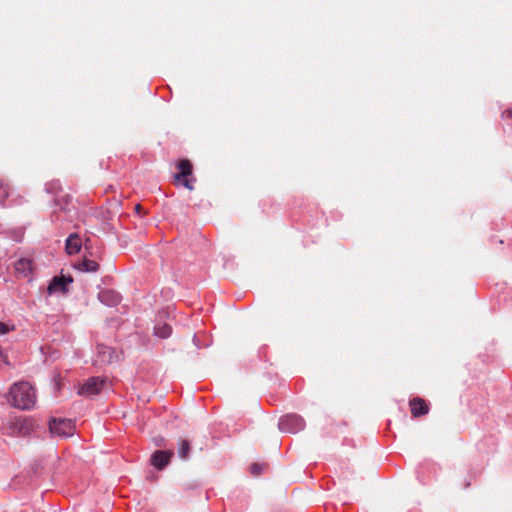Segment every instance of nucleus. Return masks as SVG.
Returning <instances> with one entry per match:
<instances>
[{"label": "nucleus", "mask_w": 512, "mask_h": 512, "mask_svg": "<svg viewBox=\"0 0 512 512\" xmlns=\"http://www.w3.org/2000/svg\"><path fill=\"white\" fill-rule=\"evenodd\" d=\"M177 168L179 172L174 176L175 181L181 183L186 189L193 190L195 178L191 162L188 159H182L178 162Z\"/></svg>", "instance_id": "nucleus-2"}, {"label": "nucleus", "mask_w": 512, "mask_h": 512, "mask_svg": "<svg viewBox=\"0 0 512 512\" xmlns=\"http://www.w3.org/2000/svg\"><path fill=\"white\" fill-rule=\"evenodd\" d=\"M135 210H136L137 213H140L142 211V206L140 204H137L135 206Z\"/></svg>", "instance_id": "nucleus-21"}, {"label": "nucleus", "mask_w": 512, "mask_h": 512, "mask_svg": "<svg viewBox=\"0 0 512 512\" xmlns=\"http://www.w3.org/2000/svg\"><path fill=\"white\" fill-rule=\"evenodd\" d=\"M172 456V451L157 450L151 456V463L158 470H162L170 462Z\"/></svg>", "instance_id": "nucleus-6"}, {"label": "nucleus", "mask_w": 512, "mask_h": 512, "mask_svg": "<svg viewBox=\"0 0 512 512\" xmlns=\"http://www.w3.org/2000/svg\"><path fill=\"white\" fill-rule=\"evenodd\" d=\"M191 450V444L186 439H180L178 443V456L182 460H187L189 458V453Z\"/></svg>", "instance_id": "nucleus-14"}, {"label": "nucleus", "mask_w": 512, "mask_h": 512, "mask_svg": "<svg viewBox=\"0 0 512 512\" xmlns=\"http://www.w3.org/2000/svg\"><path fill=\"white\" fill-rule=\"evenodd\" d=\"M8 332L7 326L0 322V335H4Z\"/></svg>", "instance_id": "nucleus-20"}, {"label": "nucleus", "mask_w": 512, "mask_h": 512, "mask_svg": "<svg viewBox=\"0 0 512 512\" xmlns=\"http://www.w3.org/2000/svg\"><path fill=\"white\" fill-rule=\"evenodd\" d=\"M66 252L70 255L76 254L81 249V239L77 234H71L67 240L65 245Z\"/></svg>", "instance_id": "nucleus-9"}, {"label": "nucleus", "mask_w": 512, "mask_h": 512, "mask_svg": "<svg viewBox=\"0 0 512 512\" xmlns=\"http://www.w3.org/2000/svg\"><path fill=\"white\" fill-rule=\"evenodd\" d=\"M278 425L281 431L297 433L305 427V421L297 414H289L282 417Z\"/></svg>", "instance_id": "nucleus-4"}, {"label": "nucleus", "mask_w": 512, "mask_h": 512, "mask_svg": "<svg viewBox=\"0 0 512 512\" xmlns=\"http://www.w3.org/2000/svg\"><path fill=\"white\" fill-rule=\"evenodd\" d=\"M154 333L157 337L165 339L171 335L172 328L166 323L158 324L154 328Z\"/></svg>", "instance_id": "nucleus-15"}, {"label": "nucleus", "mask_w": 512, "mask_h": 512, "mask_svg": "<svg viewBox=\"0 0 512 512\" xmlns=\"http://www.w3.org/2000/svg\"><path fill=\"white\" fill-rule=\"evenodd\" d=\"M51 434L59 437H69L74 434L75 426L70 419L52 418L49 421Z\"/></svg>", "instance_id": "nucleus-3"}, {"label": "nucleus", "mask_w": 512, "mask_h": 512, "mask_svg": "<svg viewBox=\"0 0 512 512\" xmlns=\"http://www.w3.org/2000/svg\"><path fill=\"white\" fill-rule=\"evenodd\" d=\"M75 267L83 272H97L100 266L96 261L84 258Z\"/></svg>", "instance_id": "nucleus-10"}, {"label": "nucleus", "mask_w": 512, "mask_h": 512, "mask_svg": "<svg viewBox=\"0 0 512 512\" xmlns=\"http://www.w3.org/2000/svg\"><path fill=\"white\" fill-rule=\"evenodd\" d=\"M502 118L503 119H511L512 118V108H509V109H506L505 111H503Z\"/></svg>", "instance_id": "nucleus-19"}, {"label": "nucleus", "mask_w": 512, "mask_h": 512, "mask_svg": "<svg viewBox=\"0 0 512 512\" xmlns=\"http://www.w3.org/2000/svg\"><path fill=\"white\" fill-rule=\"evenodd\" d=\"M8 196V191L5 185L0 181V202L4 201Z\"/></svg>", "instance_id": "nucleus-18"}, {"label": "nucleus", "mask_w": 512, "mask_h": 512, "mask_svg": "<svg viewBox=\"0 0 512 512\" xmlns=\"http://www.w3.org/2000/svg\"><path fill=\"white\" fill-rule=\"evenodd\" d=\"M106 380L100 377H91L79 387L78 394L84 396H95L101 392Z\"/></svg>", "instance_id": "nucleus-5"}, {"label": "nucleus", "mask_w": 512, "mask_h": 512, "mask_svg": "<svg viewBox=\"0 0 512 512\" xmlns=\"http://www.w3.org/2000/svg\"><path fill=\"white\" fill-rule=\"evenodd\" d=\"M411 414L413 417H420L429 412V407L424 399L414 398L410 401Z\"/></svg>", "instance_id": "nucleus-8"}, {"label": "nucleus", "mask_w": 512, "mask_h": 512, "mask_svg": "<svg viewBox=\"0 0 512 512\" xmlns=\"http://www.w3.org/2000/svg\"><path fill=\"white\" fill-rule=\"evenodd\" d=\"M32 270V261L29 259H19L15 263V271L22 275L27 276Z\"/></svg>", "instance_id": "nucleus-12"}, {"label": "nucleus", "mask_w": 512, "mask_h": 512, "mask_svg": "<svg viewBox=\"0 0 512 512\" xmlns=\"http://www.w3.org/2000/svg\"><path fill=\"white\" fill-rule=\"evenodd\" d=\"M36 391L28 382L15 383L10 388V403L21 410H29L36 404Z\"/></svg>", "instance_id": "nucleus-1"}, {"label": "nucleus", "mask_w": 512, "mask_h": 512, "mask_svg": "<svg viewBox=\"0 0 512 512\" xmlns=\"http://www.w3.org/2000/svg\"><path fill=\"white\" fill-rule=\"evenodd\" d=\"M100 349L102 350H99V353L103 355L102 357V361H107V362H110L111 361V350L110 348H107V347H100Z\"/></svg>", "instance_id": "nucleus-16"}, {"label": "nucleus", "mask_w": 512, "mask_h": 512, "mask_svg": "<svg viewBox=\"0 0 512 512\" xmlns=\"http://www.w3.org/2000/svg\"><path fill=\"white\" fill-rule=\"evenodd\" d=\"M262 469H263V466L258 464V463H253L251 466H250V471L253 475L255 476H258L261 474L262 472Z\"/></svg>", "instance_id": "nucleus-17"}, {"label": "nucleus", "mask_w": 512, "mask_h": 512, "mask_svg": "<svg viewBox=\"0 0 512 512\" xmlns=\"http://www.w3.org/2000/svg\"><path fill=\"white\" fill-rule=\"evenodd\" d=\"M73 281V279L71 277H54L52 279V281L50 282V284L48 285V293L51 295L55 292H62V293H65L67 292V285L69 283H71Z\"/></svg>", "instance_id": "nucleus-7"}, {"label": "nucleus", "mask_w": 512, "mask_h": 512, "mask_svg": "<svg viewBox=\"0 0 512 512\" xmlns=\"http://www.w3.org/2000/svg\"><path fill=\"white\" fill-rule=\"evenodd\" d=\"M100 300L107 304V305H116L120 301V296L111 291V290H104L99 295Z\"/></svg>", "instance_id": "nucleus-11"}, {"label": "nucleus", "mask_w": 512, "mask_h": 512, "mask_svg": "<svg viewBox=\"0 0 512 512\" xmlns=\"http://www.w3.org/2000/svg\"><path fill=\"white\" fill-rule=\"evenodd\" d=\"M13 432L19 435H26L29 433V422L25 419H16L13 423Z\"/></svg>", "instance_id": "nucleus-13"}]
</instances>
